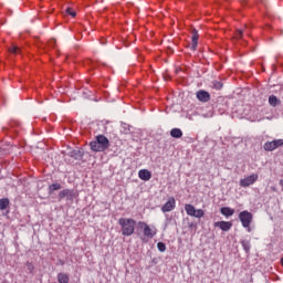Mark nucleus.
<instances>
[{"label":"nucleus","mask_w":283,"mask_h":283,"mask_svg":"<svg viewBox=\"0 0 283 283\" xmlns=\"http://www.w3.org/2000/svg\"><path fill=\"white\" fill-rule=\"evenodd\" d=\"M60 264H65V262H63V261H60Z\"/></svg>","instance_id":"bb28decb"},{"label":"nucleus","mask_w":283,"mask_h":283,"mask_svg":"<svg viewBox=\"0 0 283 283\" xmlns=\"http://www.w3.org/2000/svg\"><path fill=\"white\" fill-rule=\"evenodd\" d=\"M214 228L220 229L221 231H231V228L233 227V222L231 221H217L213 223Z\"/></svg>","instance_id":"6e6552de"},{"label":"nucleus","mask_w":283,"mask_h":283,"mask_svg":"<svg viewBox=\"0 0 283 283\" xmlns=\"http://www.w3.org/2000/svg\"><path fill=\"white\" fill-rule=\"evenodd\" d=\"M8 207H10V199L8 198L0 199V211H6Z\"/></svg>","instance_id":"dca6fc26"},{"label":"nucleus","mask_w":283,"mask_h":283,"mask_svg":"<svg viewBox=\"0 0 283 283\" xmlns=\"http://www.w3.org/2000/svg\"><path fill=\"white\" fill-rule=\"evenodd\" d=\"M191 34H192V36H191L192 44H191L190 49L192 51H196V50H198V39H200V35L198 34V30H196V29H192Z\"/></svg>","instance_id":"9b49d317"},{"label":"nucleus","mask_w":283,"mask_h":283,"mask_svg":"<svg viewBox=\"0 0 283 283\" xmlns=\"http://www.w3.org/2000/svg\"><path fill=\"white\" fill-rule=\"evenodd\" d=\"M197 98L200 103H209L211 101V94L205 90H200L196 93Z\"/></svg>","instance_id":"9d476101"},{"label":"nucleus","mask_w":283,"mask_h":283,"mask_svg":"<svg viewBox=\"0 0 283 283\" xmlns=\"http://www.w3.org/2000/svg\"><path fill=\"white\" fill-rule=\"evenodd\" d=\"M220 213L226 218H230V216H233V213H235V210L229 207H223L220 209Z\"/></svg>","instance_id":"ddd939ff"},{"label":"nucleus","mask_w":283,"mask_h":283,"mask_svg":"<svg viewBox=\"0 0 283 283\" xmlns=\"http://www.w3.org/2000/svg\"><path fill=\"white\" fill-rule=\"evenodd\" d=\"M73 193H74V192H73L72 190H70V189H64V190L60 191L59 198H60V200H63V198L72 199Z\"/></svg>","instance_id":"4468645a"},{"label":"nucleus","mask_w":283,"mask_h":283,"mask_svg":"<svg viewBox=\"0 0 283 283\" xmlns=\"http://www.w3.org/2000/svg\"><path fill=\"white\" fill-rule=\"evenodd\" d=\"M258 174H252L240 180V187H251V185H255V182H258Z\"/></svg>","instance_id":"423d86ee"},{"label":"nucleus","mask_w":283,"mask_h":283,"mask_svg":"<svg viewBox=\"0 0 283 283\" xmlns=\"http://www.w3.org/2000/svg\"><path fill=\"white\" fill-rule=\"evenodd\" d=\"M92 151L101 153L109 149V139L105 135H97L95 140L90 143Z\"/></svg>","instance_id":"f257e3e1"},{"label":"nucleus","mask_w":283,"mask_h":283,"mask_svg":"<svg viewBox=\"0 0 283 283\" xmlns=\"http://www.w3.org/2000/svg\"><path fill=\"white\" fill-rule=\"evenodd\" d=\"M241 244H242L244 251H247V253H249V251H251V243H249V241H241Z\"/></svg>","instance_id":"5701e85b"},{"label":"nucleus","mask_w":283,"mask_h":283,"mask_svg":"<svg viewBox=\"0 0 283 283\" xmlns=\"http://www.w3.org/2000/svg\"><path fill=\"white\" fill-rule=\"evenodd\" d=\"M170 136L172 138H182V130L180 128H172L170 130Z\"/></svg>","instance_id":"f3484780"},{"label":"nucleus","mask_w":283,"mask_h":283,"mask_svg":"<svg viewBox=\"0 0 283 283\" xmlns=\"http://www.w3.org/2000/svg\"><path fill=\"white\" fill-rule=\"evenodd\" d=\"M185 211L187 216H191V218H205V210L202 209H197L193 207L191 203H187L185 206Z\"/></svg>","instance_id":"20e7f679"},{"label":"nucleus","mask_w":283,"mask_h":283,"mask_svg":"<svg viewBox=\"0 0 283 283\" xmlns=\"http://www.w3.org/2000/svg\"><path fill=\"white\" fill-rule=\"evenodd\" d=\"M283 146V139H274L272 142H266L263 145V149L265 151H275V149H277V147H282Z\"/></svg>","instance_id":"39448f33"},{"label":"nucleus","mask_w":283,"mask_h":283,"mask_svg":"<svg viewBox=\"0 0 283 283\" xmlns=\"http://www.w3.org/2000/svg\"><path fill=\"white\" fill-rule=\"evenodd\" d=\"M239 220L244 229L251 233V222H253V213L244 210L239 213Z\"/></svg>","instance_id":"7ed1b4c3"},{"label":"nucleus","mask_w":283,"mask_h":283,"mask_svg":"<svg viewBox=\"0 0 283 283\" xmlns=\"http://www.w3.org/2000/svg\"><path fill=\"white\" fill-rule=\"evenodd\" d=\"M71 158H74L75 160H81L83 158V153L78 149L72 150L70 153Z\"/></svg>","instance_id":"a211bd4d"},{"label":"nucleus","mask_w":283,"mask_h":283,"mask_svg":"<svg viewBox=\"0 0 283 283\" xmlns=\"http://www.w3.org/2000/svg\"><path fill=\"white\" fill-rule=\"evenodd\" d=\"M139 227L144 228V235L146 238H154V235H156V228H150L149 224L145 223V222H139Z\"/></svg>","instance_id":"1a4fd4ad"},{"label":"nucleus","mask_w":283,"mask_h":283,"mask_svg":"<svg viewBox=\"0 0 283 283\" xmlns=\"http://www.w3.org/2000/svg\"><path fill=\"white\" fill-rule=\"evenodd\" d=\"M269 103H270L271 107H277V105H280V98H277V96H275V95H271L269 97Z\"/></svg>","instance_id":"6ab92c4d"},{"label":"nucleus","mask_w":283,"mask_h":283,"mask_svg":"<svg viewBox=\"0 0 283 283\" xmlns=\"http://www.w3.org/2000/svg\"><path fill=\"white\" fill-rule=\"evenodd\" d=\"M66 14H70V17H76V11L72 8H66Z\"/></svg>","instance_id":"a878e982"},{"label":"nucleus","mask_w":283,"mask_h":283,"mask_svg":"<svg viewBox=\"0 0 283 283\" xmlns=\"http://www.w3.org/2000/svg\"><path fill=\"white\" fill-rule=\"evenodd\" d=\"M118 224L122 229L123 235H126V237L134 235V231H136V220L119 218Z\"/></svg>","instance_id":"f03ea898"},{"label":"nucleus","mask_w":283,"mask_h":283,"mask_svg":"<svg viewBox=\"0 0 283 283\" xmlns=\"http://www.w3.org/2000/svg\"><path fill=\"white\" fill-rule=\"evenodd\" d=\"M138 178H140V180H144L147 182V180H151V171H149L147 169H140L138 171Z\"/></svg>","instance_id":"f8f14e48"},{"label":"nucleus","mask_w":283,"mask_h":283,"mask_svg":"<svg viewBox=\"0 0 283 283\" xmlns=\"http://www.w3.org/2000/svg\"><path fill=\"white\" fill-rule=\"evenodd\" d=\"M212 87H213V90H222L223 84L220 81H213L212 82Z\"/></svg>","instance_id":"4be33fe9"},{"label":"nucleus","mask_w":283,"mask_h":283,"mask_svg":"<svg viewBox=\"0 0 283 283\" xmlns=\"http://www.w3.org/2000/svg\"><path fill=\"white\" fill-rule=\"evenodd\" d=\"M50 191H59L61 189V184H52L49 186Z\"/></svg>","instance_id":"b1692460"},{"label":"nucleus","mask_w":283,"mask_h":283,"mask_svg":"<svg viewBox=\"0 0 283 283\" xmlns=\"http://www.w3.org/2000/svg\"><path fill=\"white\" fill-rule=\"evenodd\" d=\"M247 33V30H237L235 39H242L243 34Z\"/></svg>","instance_id":"393cba45"},{"label":"nucleus","mask_w":283,"mask_h":283,"mask_svg":"<svg viewBox=\"0 0 283 283\" xmlns=\"http://www.w3.org/2000/svg\"><path fill=\"white\" fill-rule=\"evenodd\" d=\"M9 52L11 54H21V49L19 46L13 45V46L9 48Z\"/></svg>","instance_id":"aec40b11"},{"label":"nucleus","mask_w":283,"mask_h":283,"mask_svg":"<svg viewBox=\"0 0 283 283\" xmlns=\"http://www.w3.org/2000/svg\"><path fill=\"white\" fill-rule=\"evenodd\" d=\"M176 209V199L174 197L168 198L167 202L161 207L163 213H169Z\"/></svg>","instance_id":"0eeeda50"},{"label":"nucleus","mask_w":283,"mask_h":283,"mask_svg":"<svg viewBox=\"0 0 283 283\" xmlns=\"http://www.w3.org/2000/svg\"><path fill=\"white\" fill-rule=\"evenodd\" d=\"M57 282L59 283H70V275H67V273H59Z\"/></svg>","instance_id":"2eb2a0df"},{"label":"nucleus","mask_w":283,"mask_h":283,"mask_svg":"<svg viewBox=\"0 0 283 283\" xmlns=\"http://www.w3.org/2000/svg\"><path fill=\"white\" fill-rule=\"evenodd\" d=\"M157 249L160 251V253H165V251H167V245L164 242H158Z\"/></svg>","instance_id":"412c9836"}]
</instances>
